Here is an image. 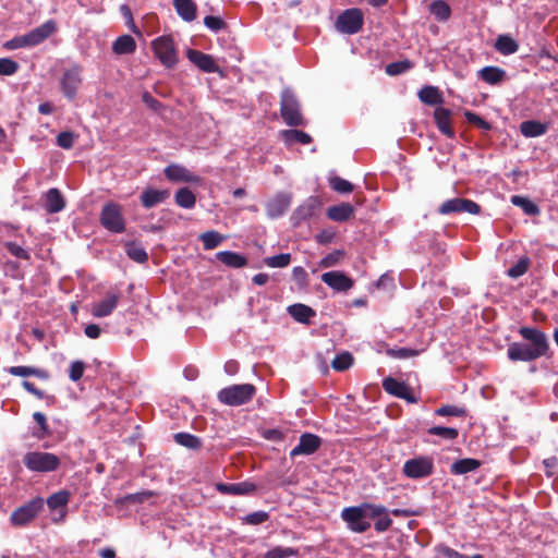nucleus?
<instances>
[{
    "label": "nucleus",
    "instance_id": "obj_1",
    "mask_svg": "<svg viewBox=\"0 0 558 558\" xmlns=\"http://www.w3.org/2000/svg\"><path fill=\"white\" fill-rule=\"evenodd\" d=\"M520 336L527 341L512 342L508 345L507 356L512 362H532L543 356H550L547 335L536 327H521Z\"/></svg>",
    "mask_w": 558,
    "mask_h": 558
},
{
    "label": "nucleus",
    "instance_id": "obj_2",
    "mask_svg": "<svg viewBox=\"0 0 558 558\" xmlns=\"http://www.w3.org/2000/svg\"><path fill=\"white\" fill-rule=\"evenodd\" d=\"M386 512L387 508L383 505L362 502L357 506L343 508L340 518L345 522L349 531L361 534L371 527V520L386 514Z\"/></svg>",
    "mask_w": 558,
    "mask_h": 558
},
{
    "label": "nucleus",
    "instance_id": "obj_3",
    "mask_svg": "<svg viewBox=\"0 0 558 558\" xmlns=\"http://www.w3.org/2000/svg\"><path fill=\"white\" fill-rule=\"evenodd\" d=\"M280 114L284 123L291 128L306 124L301 112V105L294 92L289 87L283 88L280 95Z\"/></svg>",
    "mask_w": 558,
    "mask_h": 558
},
{
    "label": "nucleus",
    "instance_id": "obj_4",
    "mask_svg": "<svg viewBox=\"0 0 558 558\" xmlns=\"http://www.w3.org/2000/svg\"><path fill=\"white\" fill-rule=\"evenodd\" d=\"M25 468L34 473H50L60 468V458L51 452L29 451L23 457Z\"/></svg>",
    "mask_w": 558,
    "mask_h": 558
},
{
    "label": "nucleus",
    "instance_id": "obj_5",
    "mask_svg": "<svg viewBox=\"0 0 558 558\" xmlns=\"http://www.w3.org/2000/svg\"><path fill=\"white\" fill-rule=\"evenodd\" d=\"M256 393V388L252 384H238L222 388L218 392V400L230 407H240L250 402Z\"/></svg>",
    "mask_w": 558,
    "mask_h": 558
},
{
    "label": "nucleus",
    "instance_id": "obj_6",
    "mask_svg": "<svg viewBox=\"0 0 558 558\" xmlns=\"http://www.w3.org/2000/svg\"><path fill=\"white\" fill-rule=\"evenodd\" d=\"M45 500L35 497L16 508L10 515V523L15 527H24L31 524L43 511Z\"/></svg>",
    "mask_w": 558,
    "mask_h": 558
},
{
    "label": "nucleus",
    "instance_id": "obj_7",
    "mask_svg": "<svg viewBox=\"0 0 558 558\" xmlns=\"http://www.w3.org/2000/svg\"><path fill=\"white\" fill-rule=\"evenodd\" d=\"M435 471L434 458L430 456H415L407 460L402 473L411 480H422L430 476Z\"/></svg>",
    "mask_w": 558,
    "mask_h": 558
},
{
    "label": "nucleus",
    "instance_id": "obj_8",
    "mask_svg": "<svg viewBox=\"0 0 558 558\" xmlns=\"http://www.w3.org/2000/svg\"><path fill=\"white\" fill-rule=\"evenodd\" d=\"M83 68L74 63L70 68L65 69L60 76L59 85L63 96L69 100L73 101L83 84Z\"/></svg>",
    "mask_w": 558,
    "mask_h": 558
},
{
    "label": "nucleus",
    "instance_id": "obj_9",
    "mask_svg": "<svg viewBox=\"0 0 558 558\" xmlns=\"http://www.w3.org/2000/svg\"><path fill=\"white\" fill-rule=\"evenodd\" d=\"M363 23V12L359 8H351L345 9L337 16L335 27L341 34L354 35L362 29Z\"/></svg>",
    "mask_w": 558,
    "mask_h": 558
},
{
    "label": "nucleus",
    "instance_id": "obj_10",
    "mask_svg": "<svg viewBox=\"0 0 558 558\" xmlns=\"http://www.w3.org/2000/svg\"><path fill=\"white\" fill-rule=\"evenodd\" d=\"M100 223L106 230L112 233L124 232L125 220L121 211V206L112 202L105 204L100 211Z\"/></svg>",
    "mask_w": 558,
    "mask_h": 558
},
{
    "label": "nucleus",
    "instance_id": "obj_11",
    "mask_svg": "<svg viewBox=\"0 0 558 558\" xmlns=\"http://www.w3.org/2000/svg\"><path fill=\"white\" fill-rule=\"evenodd\" d=\"M151 48L160 63L171 69L178 63V56L174 43L169 36H160L153 40Z\"/></svg>",
    "mask_w": 558,
    "mask_h": 558
},
{
    "label": "nucleus",
    "instance_id": "obj_12",
    "mask_svg": "<svg viewBox=\"0 0 558 558\" xmlns=\"http://www.w3.org/2000/svg\"><path fill=\"white\" fill-rule=\"evenodd\" d=\"M481 211V206L474 201L454 197L445 201L438 208L440 215H450L458 213H469L477 215Z\"/></svg>",
    "mask_w": 558,
    "mask_h": 558
},
{
    "label": "nucleus",
    "instance_id": "obj_13",
    "mask_svg": "<svg viewBox=\"0 0 558 558\" xmlns=\"http://www.w3.org/2000/svg\"><path fill=\"white\" fill-rule=\"evenodd\" d=\"M322 446V438L312 433H304L300 436L299 444L290 451V457L311 456Z\"/></svg>",
    "mask_w": 558,
    "mask_h": 558
},
{
    "label": "nucleus",
    "instance_id": "obj_14",
    "mask_svg": "<svg viewBox=\"0 0 558 558\" xmlns=\"http://www.w3.org/2000/svg\"><path fill=\"white\" fill-rule=\"evenodd\" d=\"M322 281L337 292H347L354 286V281L350 277L338 270L324 272Z\"/></svg>",
    "mask_w": 558,
    "mask_h": 558
},
{
    "label": "nucleus",
    "instance_id": "obj_15",
    "mask_svg": "<svg viewBox=\"0 0 558 558\" xmlns=\"http://www.w3.org/2000/svg\"><path fill=\"white\" fill-rule=\"evenodd\" d=\"M186 57L193 64L205 73H216L219 71V65L210 54L204 53L199 50L189 49L186 51Z\"/></svg>",
    "mask_w": 558,
    "mask_h": 558
},
{
    "label": "nucleus",
    "instance_id": "obj_16",
    "mask_svg": "<svg viewBox=\"0 0 558 558\" xmlns=\"http://www.w3.org/2000/svg\"><path fill=\"white\" fill-rule=\"evenodd\" d=\"M166 178L172 182H187V183H199L201 178L194 173H192L185 167L171 163L167 166L163 170Z\"/></svg>",
    "mask_w": 558,
    "mask_h": 558
},
{
    "label": "nucleus",
    "instance_id": "obj_17",
    "mask_svg": "<svg viewBox=\"0 0 558 558\" xmlns=\"http://www.w3.org/2000/svg\"><path fill=\"white\" fill-rule=\"evenodd\" d=\"M57 26L54 21L48 20L41 25L33 28L31 32L24 34L28 47H35L46 40L56 31Z\"/></svg>",
    "mask_w": 558,
    "mask_h": 558
},
{
    "label": "nucleus",
    "instance_id": "obj_18",
    "mask_svg": "<svg viewBox=\"0 0 558 558\" xmlns=\"http://www.w3.org/2000/svg\"><path fill=\"white\" fill-rule=\"evenodd\" d=\"M169 197V190H157L154 187H146L142 191L140 195V201L144 208L150 209L159 204L165 203Z\"/></svg>",
    "mask_w": 558,
    "mask_h": 558
},
{
    "label": "nucleus",
    "instance_id": "obj_19",
    "mask_svg": "<svg viewBox=\"0 0 558 558\" xmlns=\"http://www.w3.org/2000/svg\"><path fill=\"white\" fill-rule=\"evenodd\" d=\"M319 201L317 197L311 196L303 204H301L292 214L291 220L293 225L301 222L313 217L319 208Z\"/></svg>",
    "mask_w": 558,
    "mask_h": 558
},
{
    "label": "nucleus",
    "instance_id": "obj_20",
    "mask_svg": "<svg viewBox=\"0 0 558 558\" xmlns=\"http://www.w3.org/2000/svg\"><path fill=\"white\" fill-rule=\"evenodd\" d=\"M452 111L448 108L437 107L434 111V120L437 129L448 138H453L456 133L451 128Z\"/></svg>",
    "mask_w": 558,
    "mask_h": 558
},
{
    "label": "nucleus",
    "instance_id": "obj_21",
    "mask_svg": "<svg viewBox=\"0 0 558 558\" xmlns=\"http://www.w3.org/2000/svg\"><path fill=\"white\" fill-rule=\"evenodd\" d=\"M119 302V294L117 293H107L106 298L96 302L92 306V315L97 318H102L109 316L114 308L117 307Z\"/></svg>",
    "mask_w": 558,
    "mask_h": 558
},
{
    "label": "nucleus",
    "instance_id": "obj_22",
    "mask_svg": "<svg viewBox=\"0 0 558 558\" xmlns=\"http://www.w3.org/2000/svg\"><path fill=\"white\" fill-rule=\"evenodd\" d=\"M217 490L228 495H250L256 490V485L252 482L244 481L240 483H220L217 484Z\"/></svg>",
    "mask_w": 558,
    "mask_h": 558
},
{
    "label": "nucleus",
    "instance_id": "obj_23",
    "mask_svg": "<svg viewBox=\"0 0 558 558\" xmlns=\"http://www.w3.org/2000/svg\"><path fill=\"white\" fill-rule=\"evenodd\" d=\"M290 206V197L284 193L277 194L266 205L267 215L272 218L281 217Z\"/></svg>",
    "mask_w": 558,
    "mask_h": 558
},
{
    "label": "nucleus",
    "instance_id": "obj_24",
    "mask_svg": "<svg viewBox=\"0 0 558 558\" xmlns=\"http://www.w3.org/2000/svg\"><path fill=\"white\" fill-rule=\"evenodd\" d=\"M548 128V123L538 120H525L519 126L521 134L526 138L543 136L547 133Z\"/></svg>",
    "mask_w": 558,
    "mask_h": 558
},
{
    "label": "nucleus",
    "instance_id": "obj_25",
    "mask_svg": "<svg viewBox=\"0 0 558 558\" xmlns=\"http://www.w3.org/2000/svg\"><path fill=\"white\" fill-rule=\"evenodd\" d=\"M289 315L298 323L308 325L316 312L308 305L295 303L287 308Z\"/></svg>",
    "mask_w": 558,
    "mask_h": 558
},
{
    "label": "nucleus",
    "instance_id": "obj_26",
    "mask_svg": "<svg viewBox=\"0 0 558 558\" xmlns=\"http://www.w3.org/2000/svg\"><path fill=\"white\" fill-rule=\"evenodd\" d=\"M65 207L64 197L61 194V192L56 189L51 187L47 191L45 194V209L49 214H57L63 210Z\"/></svg>",
    "mask_w": 558,
    "mask_h": 558
},
{
    "label": "nucleus",
    "instance_id": "obj_27",
    "mask_svg": "<svg viewBox=\"0 0 558 558\" xmlns=\"http://www.w3.org/2000/svg\"><path fill=\"white\" fill-rule=\"evenodd\" d=\"M216 258L227 267L239 269L247 265V258L238 252L220 251Z\"/></svg>",
    "mask_w": 558,
    "mask_h": 558
},
{
    "label": "nucleus",
    "instance_id": "obj_28",
    "mask_svg": "<svg viewBox=\"0 0 558 558\" xmlns=\"http://www.w3.org/2000/svg\"><path fill=\"white\" fill-rule=\"evenodd\" d=\"M173 7L184 22H193L196 19L197 7L193 0H173Z\"/></svg>",
    "mask_w": 558,
    "mask_h": 558
},
{
    "label": "nucleus",
    "instance_id": "obj_29",
    "mask_svg": "<svg viewBox=\"0 0 558 558\" xmlns=\"http://www.w3.org/2000/svg\"><path fill=\"white\" fill-rule=\"evenodd\" d=\"M280 137L287 146H292L294 143L307 145L312 142V136L298 129H289L280 131Z\"/></svg>",
    "mask_w": 558,
    "mask_h": 558
},
{
    "label": "nucleus",
    "instance_id": "obj_30",
    "mask_svg": "<svg viewBox=\"0 0 558 558\" xmlns=\"http://www.w3.org/2000/svg\"><path fill=\"white\" fill-rule=\"evenodd\" d=\"M418 99L428 106H437L444 102L441 92L436 86H423L417 93Z\"/></svg>",
    "mask_w": 558,
    "mask_h": 558
},
{
    "label": "nucleus",
    "instance_id": "obj_31",
    "mask_svg": "<svg viewBox=\"0 0 558 558\" xmlns=\"http://www.w3.org/2000/svg\"><path fill=\"white\" fill-rule=\"evenodd\" d=\"M505 77L506 71L498 66L488 65L478 71V78L490 85L501 83Z\"/></svg>",
    "mask_w": 558,
    "mask_h": 558
},
{
    "label": "nucleus",
    "instance_id": "obj_32",
    "mask_svg": "<svg viewBox=\"0 0 558 558\" xmlns=\"http://www.w3.org/2000/svg\"><path fill=\"white\" fill-rule=\"evenodd\" d=\"M481 461L474 458H463L454 461L450 466L453 475H464L476 471L481 466Z\"/></svg>",
    "mask_w": 558,
    "mask_h": 558
},
{
    "label": "nucleus",
    "instance_id": "obj_33",
    "mask_svg": "<svg viewBox=\"0 0 558 558\" xmlns=\"http://www.w3.org/2000/svg\"><path fill=\"white\" fill-rule=\"evenodd\" d=\"M354 215V208L349 203H342L340 205L330 206L327 210L329 219L343 222L349 220Z\"/></svg>",
    "mask_w": 558,
    "mask_h": 558
},
{
    "label": "nucleus",
    "instance_id": "obj_34",
    "mask_svg": "<svg viewBox=\"0 0 558 558\" xmlns=\"http://www.w3.org/2000/svg\"><path fill=\"white\" fill-rule=\"evenodd\" d=\"M494 47L502 56H510L519 50L518 41L507 34L499 35Z\"/></svg>",
    "mask_w": 558,
    "mask_h": 558
},
{
    "label": "nucleus",
    "instance_id": "obj_35",
    "mask_svg": "<svg viewBox=\"0 0 558 558\" xmlns=\"http://www.w3.org/2000/svg\"><path fill=\"white\" fill-rule=\"evenodd\" d=\"M136 49V43L131 35L119 36L113 45L112 50L116 54H129Z\"/></svg>",
    "mask_w": 558,
    "mask_h": 558
},
{
    "label": "nucleus",
    "instance_id": "obj_36",
    "mask_svg": "<svg viewBox=\"0 0 558 558\" xmlns=\"http://www.w3.org/2000/svg\"><path fill=\"white\" fill-rule=\"evenodd\" d=\"M175 204L185 209H191L195 206L196 197L189 187H181L174 195Z\"/></svg>",
    "mask_w": 558,
    "mask_h": 558
},
{
    "label": "nucleus",
    "instance_id": "obj_37",
    "mask_svg": "<svg viewBox=\"0 0 558 558\" xmlns=\"http://www.w3.org/2000/svg\"><path fill=\"white\" fill-rule=\"evenodd\" d=\"M174 440L180 446H183V447H185L187 449H192V450H198L202 448V445H203V441L199 437H197L193 434H190V433H184V432L177 433L174 435Z\"/></svg>",
    "mask_w": 558,
    "mask_h": 558
},
{
    "label": "nucleus",
    "instance_id": "obj_38",
    "mask_svg": "<svg viewBox=\"0 0 558 558\" xmlns=\"http://www.w3.org/2000/svg\"><path fill=\"white\" fill-rule=\"evenodd\" d=\"M429 12L439 22H446L451 15L449 4L444 0H435L429 4Z\"/></svg>",
    "mask_w": 558,
    "mask_h": 558
},
{
    "label": "nucleus",
    "instance_id": "obj_39",
    "mask_svg": "<svg viewBox=\"0 0 558 558\" xmlns=\"http://www.w3.org/2000/svg\"><path fill=\"white\" fill-rule=\"evenodd\" d=\"M125 253L129 258L136 263L143 264L148 260V254L145 248L133 241H130L125 244Z\"/></svg>",
    "mask_w": 558,
    "mask_h": 558
},
{
    "label": "nucleus",
    "instance_id": "obj_40",
    "mask_svg": "<svg viewBox=\"0 0 558 558\" xmlns=\"http://www.w3.org/2000/svg\"><path fill=\"white\" fill-rule=\"evenodd\" d=\"M33 418L37 424V427L32 432V435L37 439H44L51 435V430L48 427L47 417L41 412H35Z\"/></svg>",
    "mask_w": 558,
    "mask_h": 558
},
{
    "label": "nucleus",
    "instance_id": "obj_41",
    "mask_svg": "<svg viewBox=\"0 0 558 558\" xmlns=\"http://www.w3.org/2000/svg\"><path fill=\"white\" fill-rule=\"evenodd\" d=\"M511 203L514 206L520 207L525 215L536 216L539 214V207L527 197L521 195H513L511 197Z\"/></svg>",
    "mask_w": 558,
    "mask_h": 558
},
{
    "label": "nucleus",
    "instance_id": "obj_42",
    "mask_svg": "<svg viewBox=\"0 0 558 558\" xmlns=\"http://www.w3.org/2000/svg\"><path fill=\"white\" fill-rule=\"evenodd\" d=\"M383 387L386 392L393 397H405L403 392L407 390V384L404 381H400L393 377H387L383 380Z\"/></svg>",
    "mask_w": 558,
    "mask_h": 558
},
{
    "label": "nucleus",
    "instance_id": "obj_43",
    "mask_svg": "<svg viewBox=\"0 0 558 558\" xmlns=\"http://www.w3.org/2000/svg\"><path fill=\"white\" fill-rule=\"evenodd\" d=\"M199 240L203 243L204 250L210 251L219 246L225 240V236L221 235L218 231L210 230L202 233L199 235Z\"/></svg>",
    "mask_w": 558,
    "mask_h": 558
},
{
    "label": "nucleus",
    "instance_id": "obj_44",
    "mask_svg": "<svg viewBox=\"0 0 558 558\" xmlns=\"http://www.w3.org/2000/svg\"><path fill=\"white\" fill-rule=\"evenodd\" d=\"M70 500V493L65 489L59 490L50 495L47 499V506L50 510L65 508Z\"/></svg>",
    "mask_w": 558,
    "mask_h": 558
},
{
    "label": "nucleus",
    "instance_id": "obj_45",
    "mask_svg": "<svg viewBox=\"0 0 558 558\" xmlns=\"http://www.w3.org/2000/svg\"><path fill=\"white\" fill-rule=\"evenodd\" d=\"M429 435L439 436L446 440H454L459 436V432L454 427L432 426L427 429Z\"/></svg>",
    "mask_w": 558,
    "mask_h": 558
},
{
    "label": "nucleus",
    "instance_id": "obj_46",
    "mask_svg": "<svg viewBox=\"0 0 558 558\" xmlns=\"http://www.w3.org/2000/svg\"><path fill=\"white\" fill-rule=\"evenodd\" d=\"M353 364V356L349 352H342L337 354L331 362V366L333 369L338 372H343L348 369Z\"/></svg>",
    "mask_w": 558,
    "mask_h": 558
},
{
    "label": "nucleus",
    "instance_id": "obj_47",
    "mask_svg": "<svg viewBox=\"0 0 558 558\" xmlns=\"http://www.w3.org/2000/svg\"><path fill=\"white\" fill-rule=\"evenodd\" d=\"M436 415L439 416H456V417H462L466 415V410L463 407H458L453 404H446L439 407L435 411Z\"/></svg>",
    "mask_w": 558,
    "mask_h": 558
},
{
    "label": "nucleus",
    "instance_id": "obj_48",
    "mask_svg": "<svg viewBox=\"0 0 558 558\" xmlns=\"http://www.w3.org/2000/svg\"><path fill=\"white\" fill-rule=\"evenodd\" d=\"M298 555V549L277 546L265 553L264 558H289Z\"/></svg>",
    "mask_w": 558,
    "mask_h": 558
},
{
    "label": "nucleus",
    "instance_id": "obj_49",
    "mask_svg": "<svg viewBox=\"0 0 558 558\" xmlns=\"http://www.w3.org/2000/svg\"><path fill=\"white\" fill-rule=\"evenodd\" d=\"M345 252L343 250H335L331 253L327 254L319 260V267L322 268H331L339 264L340 259L344 256Z\"/></svg>",
    "mask_w": 558,
    "mask_h": 558
},
{
    "label": "nucleus",
    "instance_id": "obj_50",
    "mask_svg": "<svg viewBox=\"0 0 558 558\" xmlns=\"http://www.w3.org/2000/svg\"><path fill=\"white\" fill-rule=\"evenodd\" d=\"M291 262L290 253H281L265 258V264L271 268H283L287 267Z\"/></svg>",
    "mask_w": 558,
    "mask_h": 558
},
{
    "label": "nucleus",
    "instance_id": "obj_51",
    "mask_svg": "<svg viewBox=\"0 0 558 558\" xmlns=\"http://www.w3.org/2000/svg\"><path fill=\"white\" fill-rule=\"evenodd\" d=\"M269 519V513L264 510H258L246 514L241 518L242 523L248 525H258L266 522Z\"/></svg>",
    "mask_w": 558,
    "mask_h": 558
},
{
    "label": "nucleus",
    "instance_id": "obj_52",
    "mask_svg": "<svg viewBox=\"0 0 558 558\" xmlns=\"http://www.w3.org/2000/svg\"><path fill=\"white\" fill-rule=\"evenodd\" d=\"M412 68V63L409 60L391 62L386 65V73L390 76L402 74Z\"/></svg>",
    "mask_w": 558,
    "mask_h": 558
},
{
    "label": "nucleus",
    "instance_id": "obj_53",
    "mask_svg": "<svg viewBox=\"0 0 558 558\" xmlns=\"http://www.w3.org/2000/svg\"><path fill=\"white\" fill-rule=\"evenodd\" d=\"M527 269H529V258L522 257L507 270V275H508V277H510L512 279H517V278L523 276L527 271Z\"/></svg>",
    "mask_w": 558,
    "mask_h": 558
},
{
    "label": "nucleus",
    "instance_id": "obj_54",
    "mask_svg": "<svg viewBox=\"0 0 558 558\" xmlns=\"http://www.w3.org/2000/svg\"><path fill=\"white\" fill-rule=\"evenodd\" d=\"M329 184L333 191L340 194H348L353 191V184L340 177L331 178Z\"/></svg>",
    "mask_w": 558,
    "mask_h": 558
},
{
    "label": "nucleus",
    "instance_id": "obj_55",
    "mask_svg": "<svg viewBox=\"0 0 558 558\" xmlns=\"http://www.w3.org/2000/svg\"><path fill=\"white\" fill-rule=\"evenodd\" d=\"M75 134L71 131H63L57 135V145L63 149H71L75 142Z\"/></svg>",
    "mask_w": 558,
    "mask_h": 558
},
{
    "label": "nucleus",
    "instance_id": "obj_56",
    "mask_svg": "<svg viewBox=\"0 0 558 558\" xmlns=\"http://www.w3.org/2000/svg\"><path fill=\"white\" fill-rule=\"evenodd\" d=\"M204 25L214 33H219L226 27V22L220 16L206 15Z\"/></svg>",
    "mask_w": 558,
    "mask_h": 558
},
{
    "label": "nucleus",
    "instance_id": "obj_57",
    "mask_svg": "<svg viewBox=\"0 0 558 558\" xmlns=\"http://www.w3.org/2000/svg\"><path fill=\"white\" fill-rule=\"evenodd\" d=\"M19 63L10 58L0 59V75L10 76L17 72Z\"/></svg>",
    "mask_w": 558,
    "mask_h": 558
},
{
    "label": "nucleus",
    "instance_id": "obj_58",
    "mask_svg": "<svg viewBox=\"0 0 558 558\" xmlns=\"http://www.w3.org/2000/svg\"><path fill=\"white\" fill-rule=\"evenodd\" d=\"M435 551L438 556L442 558H464V555L457 551L456 549L445 545V544H438L435 547Z\"/></svg>",
    "mask_w": 558,
    "mask_h": 558
},
{
    "label": "nucleus",
    "instance_id": "obj_59",
    "mask_svg": "<svg viewBox=\"0 0 558 558\" xmlns=\"http://www.w3.org/2000/svg\"><path fill=\"white\" fill-rule=\"evenodd\" d=\"M465 118L470 123L475 124L478 129H481L483 131H489L492 129V125L489 122H487L486 120H484L482 117H480L478 114H476L474 112L466 111Z\"/></svg>",
    "mask_w": 558,
    "mask_h": 558
},
{
    "label": "nucleus",
    "instance_id": "obj_60",
    "mask_svg": "<svg viewBox=\"0 0 558 558\" xmlns=\"http://www.w3.org/2000/svg\"><path fill=\"white\" fill-rule=\"evenodd\" d=\"M388 354L395 359L405 360L412 356H416L418 351L410 348H399L388 350Z\"/></svg>",
    "mask_w": 558,
    "mask_h": 558
},
{
    "label": "nucleus",
    "instance_id": "obj_61",
    "mask_svg": "<svg viewBox=\"0 0 558 558\" xmlns=\"http://www.w3.org/2000/svg\"><path fill=\"white\" fill-rule=\"evenodd\" d=\"M85 364L82 361H74L70 365L69 377L72 381H77L82 378Z\"/></svg>",
    "mask_w": 558,
    "mask_h": 558
},
{
    "label": "nucleus",
    "instance_id": "obj_62",
    "mask_svg": "<svg viewBox=\"0 0 558 558\" xmlns=\"http://www.w3.org/2000/svg\"><path fill=\"white\" fill-rule=\"evenodd\" d=\"M388 513H389V511L387 510L386 514H381V515L375 518L376 522L374 524V529L376 532H378V533L386 532L391 526L392 520L389 518Z\"/></svg>",
    "mask_w": 558,
    "mask_h": 558
},
{
    "label": "nucleus",
    "instance_id": "obj_63",
    "mask_svg": "<svg viewBox=\"0 0 558 558\" xmlns=\"http://www.w3.org/2000/svg\"><path fill=\"white\" fill-rule=\"evenodd\" d=\"M3 47L8 50H15L20 48L28 47L25 35L15 36L12 39L5 41Z\"/></svg>",
    "mask_w": 558,
    "mask_h": 558
},
{
    "label": "nucleus",
    "instance_id": "obj_64",
    "mask_svg": "<svg viewBox=\"0 0 558 558\" xmlns=\"http://www.w3.org/2000/svg\"><path fill=\"white\" fill-rule=\"evenodd\" d=\"M7 250L16 258L28 259L29 254L21 245L14 242H8L5 244Z\"/></svg>",
    "mask_w": 558,
    "mask_h": 558
}]
</instances>
